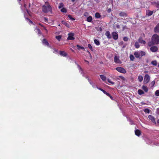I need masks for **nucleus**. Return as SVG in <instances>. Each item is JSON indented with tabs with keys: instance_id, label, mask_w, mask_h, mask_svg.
Instances as JSON below:
<instances>
[{
	"instance_id": "1",
	"label": "nucleus",
	"mask_w": 159,
	"mask_h": 159,
	"mask_svg": "<svg viewBox=\"0 0 159 159\" xmlns=\"http://www.w3.org/2000/svg\"><path fill=\"white\" fill-rule=\"evenodd\" d=\"M42 10L44 13L52 11V8L48 2H46L45 4L43 6Z\"/></svg>"
},
{
	"instance_id": "2",
	"label": "nucleus",
	"mask_w": 159,
	"mask_h": 159,
	"mask_svg": "<svg viewBox=\"0 0 159 159\" xmlns=\"http://www.w3.org/2000/svg\"><path fill=\"white\" fill-rule=\"evenodd\" d=\"M152 42L153 44L159 43V36L157 34H154L152 37Z\"/></svg>"
},
{
	"instance_id": "3",
	"label": "nucleus",
	"mask_w": 159,
	"mask_h": 159,
	"mask_svg": "<svg viewBox=\"0 0 159 159\" xmlns=\"http://www.w3.org/2000/svg\"><path fill=\"white\" fill-rule=\"evenodd\" d=\"M146 55L145 52L142 51H138L135 52L134 53V55L137 58H139Z\"/></svg>"
},
{
	"instance_id": "4",
	"label": "nucleus",
	"mask_w": 159,
	"mask_h": 159,
	"mask_svg": "<svg viewBox=\"0 0 159 159\" xmlns=\"http://www.w3.org/2000/svg\"><path fill=\"white\" fill-rule=\"evenodd\" d=\"M150 80V77L149 76L148 74H146L144 77L143 82L144 84H147L149 81Z\"/></svg>"
},
{
	"instance_id": "5",
	"label": "nucleus",
	"mask_w": 159,
	"mask_h": 159,
	"mask_svg": "<svg viewBox=\"0 0 159 159\" xmlns=\"http://www.w3.org/2000/svg\"><path fill=\"white\" fill-rule=\"evenodd\" d=\"M116 70L118 72L122 73H126V70L123 68L120 67H118L116 68Z\"/></svg>"
},
{
	"instance_id": "6",
	"label": "nucleus",
	"mask_w": 159,
	"mask_h": 159,
	"mask_svg": "<svg viewBox=\"0 0 159 159\" xmlns=\"http://www.w3.org/2000/svg\"><path fill=\"white\" fill-rule=\"evenodd\" d=\"M74 34L72 33H70L68 34V37L67 38L68 40H74L75 39V38L74 37Z\"/></svg>"
},
{
	"instance_id": "7",
	"label": "nucleus",
	"mask_w": 159,
	"mask_h": 159,
	"mask_svg": "<svg viewBox=\"0 0 159 159\" xmlns=\"http://www.w3.org/2000/svg\"><path fill=\"white\" fill-rule=\"evenodd\" d=\"M114 61L115 63H121V61L119 59V56H115L114 57Z\"/></svg>"
},
{
	"instance_id": "8",
	"label": "nucleus",
	"mask_w": 159,
	"mask_h": 159,
	"mask_svg": "<svg viewBox=\"0 0 159 159\" xmlns=\"http://www.w3.org/2000/svg\"><path fill=\"white\" fill-rule=\"evenodd\" d=\"M86 79H88V80L89 81V82L90 84L92 86V87L94 88H96L97 87V86L94 83L92 82V81H91L89 79L88 77H86Z\"/></svg>"
},
{
	"instance_id": "9",
	"label": "nucleus",
	"mask_w": 159,
	"mask_h": 159,
	"mask_svg": "<svg viewBox=\"0 0 159 159\" xmlns=\"http://www.w3.org/2000/svg\"><path fill=\"white\" fill-rule=\"evenodd\" d=\"M112 34V37L114 39L116 40L118 39V34L116 32H113Z\"/></svg>"
},
{
	"instance_id": "10",
	"label": "nucleus",
	"mask_w": 159,
	"mask_h": 159,
	"mask_svg": "<svg viewBox=\"0 0 159 159\" xmlns=\"http://www.w3.org/2000/svg\"><path fill=\"white\" fill-rule=\"evenodd\" d=\"M148 117L149 120H151L153 123L156 124L155 119L152 116L150 115L148 116Z\"/></svg>"
},
{
	"instance_id": "11",
	"label": "nucleus",
	"mask_w": 159,
	"mask_h": 159,
	"mask_svg": "<svg viewBox=\"0 0 159 159\" xmlns=\"http://www.w3.org/2000/svg\"><path fill=\"white\" fill-rule=\"evenodd\" d=\"M150 50L152 52H155L158 50V48L156 46H153L150 48Z\"/></svg>"
},
{
	"instance_id": "12",
	"label": "nucleus",
	"mask_w": 159,
	"mask_h": 159,
	"mask_svg": "<svg viewBox=\"0 0 159 159\" xmlns=\"http://www.w3.org/2000/svg\"><path fill=\"white\" fill-rule=\"evenodd\" d=\"M154 31L155 33L159 32V23H158L154 28Z\"/></svg>"
},
{
	"instance_id": "13",
	"label": "nucleus",
	"mask_w": 159,
	"mask_h": 159,
	"mask_svg": "<svg viewBox=\"0 0 159 159\" xmlns=\"http://www.w3.org/2000/svg\"><path fill=\"white\" fill-rule=\"evenodd\" d=\"M59 54L61 56L66 57L67 55V53L64 51H60L59 52Z\"/></svg>"
},
{
	"instance_id": "14",
	"label": "nucleus",
	"mask_w": 159,
	"mask_h": 159,
	"mask_svg": "<svg viewBox=\"0 0 159 159\" xmlns=\"http://www.w3.org/2000/svg\"><path fill=\"white\" fill-rule=\"evenodd\" d=\"M119 16H127V14L125 12H121L119 13Z\"/></svg>"
},
{
	"instance_id": "15",
	"label": "nucleus",
	"mask_w": 159,
	"mask_h": 159,
	"mask_svg": "<svg viewBox=\"0 0 159 159\" xmlns=\"http://www.w3.org/2000/svg\"><path fill=\"white\" fill-rule=\"evenodd\" d=\"M135 133L137 136H140L141 134L140 131L138 129H136L135 131Z\"/></svg>"
},
{
	"instance_id": "16",
	"label": "nucleus",
	"mask_w": 159,
	"mask_h": 159,
	"mask_svg": "<svg viewBox=\"0 0 159 159\" xmlns=\"http://www.w3.org/2000/svg\"><path fill=\"white\" fill-rule=\"evenodd\" d=\"M105 35L107 36V38L108 39H110L111 38V36L110 34V32L109 31H107L106 32Z\"/></svg>"
},
{
	"instance_id": "17",
	"label": "nucleus",
	"mask_w": 159,
	"mask_h": 159,
	"mask_svg": "<svg viewBox=\"0 0 159 159\" xmlns=\"http://www.w3.org/2000/svg\"><path fill=\"white\" fill-rule=\"evenodd\" d=\"M139 43L145 44L146 43V42L145 41L143 40L141 38H139Z\"/></svg>"
},
{
	"instance_id": "18",
	"label": "nucleus",
	"mask_w": 159,
	"mask_h": 159,
	"mask_svg": "<svg viewBox=\"0 0 159 159\" xmlns=\"http://www.w3.org/2000/svg\"><path fill=\"white\" fill-rule=\"evenodd\" d=\"M42 43L43 44H44V45H47V46H49V43H48V41H47V40L45 39H44L43 40Z\"/></svg>"
},
{
	"instance_id": "19",
	"label": "nucleus",
	"mask_w": 159,
	"mask_h": 159,
	"mask_svg": "<svg viewBox=\"0 0 159 159\" xmlns=\"http://www.w3.org/2000/svg\"><path fill=\"white\" fill-rule=\"evenodd\" d=\"M93 19L91 16H89L87 17L86 20V21L88 22H92Z\"/></svg>"
},
{
	"instance_id": "20",
	"label": "nucleus",
	"mask_w": 159,
	"mask_h": 159,
	"mask_svg": "<svg viewBox=\"0 0 159 159\" xmlns=\"http://www.w3.org/2000/svg\"><path fill=\"white\" fill-rule=\"evenodd\" d=\"M153 12V11L149 10L146 12V14L148 16H150L152 15Z\"/></svg>"
},
{
	"instance_id": "21",
	"label": "nucleus",
	"mask_w": 159,
	"mask_h": 159,
	"mask_svg": "<svg viewBox=\"0 0 159 159\" xmlns=\"http://www.w3.org/2000/svg\"><path fill=\"white\" fill-rule=\"evenodd\" d=\"M142 88L146 92H148V89L146 86L143 85L142 87Z\"/></svg>"
},
{
	"instance_id": "22",
	"label": "nucleus",
	"mask_w": 159,
	"mask_h": 159,
	"mask_svg": "<svg viewBox=\"0 0 159 159\" xmlns=\"http://www.w3.org/2000/svg\"><path fill=\"white\" fill-rule=\"evenodd\" d=\"M78 67L79 70L80 72L82 74H83V76H84L83 71L81 67L79 65H78Z\"/></svg>"
},
{
	"instance_id": "23",
	"label": "nucleus",
	"mask_w": 159,
	"mask_h": 159,
	"mask_svg": "<svg viewBox=\"0 0 159 159\" xmlns=\"http://www.w3.org/2000/svg\"><path fill=\"white\" fill-rule=\"evenodd\" d=\"M100 78H101V79H102V80L103 81H105L106 80V78L104 75H100Z\"/></svg>"
},
{
	"instance_id": "24",
	"label": "nucleus",
	"mask_w": 159,
	"mask_h": 159,
	"mask_svg": "<svg viewBox=\"0 0 159 159\" xmlns=\"http://www.w3.org/2000/svg\"><path fill=\"white\" fill-rule=\"evenodd\" d=\"M94 43L97 46H99L100 45V42L99 40L97 39H94Z\"/></svg>"
},
{
	"instance_id": "25",
	"label": "nucleus",
	"mask_w": 159,
	"mask_h": 159,
	"mask_svg": "<svg viewBox=\"0 0 159 159\" xmlns=\"http://www.w3.org/2000/svg\"><path fill=\"white\" fill-rule=\"evenodd\" d=\"M138 94L140 95H141L144 94L143 91L141 89H139L138 91Z\"/></svg>"
},
{
	"instance_id": "26",
	"label": "nucleus",
	"mask_w": 159,
	"mask_h": 159,
	"mask_svg": "<svg viewBox=\"0 0 159 159\" xmlns=\"http://www.w3.org/2000/svg\"><path fill=\"white\" fill-rule=\"evenodd\" d=\"M138 80L139 81L141 82L143 81V77L142 75H139L138 77Z\"/></svg>"
},
{
	"instance_id": "27",
	"label": "nucleus",
	"mask_w": 159,
	"mask_h": 159,
	"mask_svg": "<svg viewBox=\"0 0 159 159\" xmlns=\"http://www.w3.org/2000/svg\"><path fill=\"white\" fill-rule=\"evenodd\" d=\"M62 23L65 25L66 27H69V24H68V23H67L66 22V21H62Z\"/></svg>"
},
{
	"instance_id": "28",
	"label": "nucleus",
	"mask_w": 159,
	"mask_h": 159,
	"mask_svg": "<svg viewBox=\"0 0 159 159\" xmlns=\"http://www.w3.org/2000/svg\"><path fill=\"white\" fill-rule=\"evenodd\" d=\"M35 30H36V32L37 33L38 35H41V32L39 29L36 28Z\"/></svg>"
},
{
	"instance_id": "29",
	"label": "nucleus",
	"mask_w": 159,
	"mask_h": 159,
	"mask_svg": "<svg viewBox=\"0 0 159 159\" xmlns=\"http://www.w3.org/2000/svg\"><path fill=\"white\" fill-rule=\"evenodd\" d=\"M77 46L78 48V49L79 50H80V49H82L84 50H85L84 48V47L81 46H80L79 45H78V44L77 45Z\"/></svg>"
},
{
	"instance_id": "30",
	"label": "nucleus",
	"mask_w": 159,
	"mask_h": 159,
	"mask_svg": "<svg viewBox=\"0 0 159 159\" xmlns=\"http://www.w3.org/2000/svg\"><path fill=\"white\" fill-rule=\"evenodd\" d=\"M101 16L100 14L98 13H96L95 14V17L96 18H99Z\"/></svg>"
},
{
	"instance_id": "31",
	"label": "nucleus",
	"mask_w": 159,
	"mask_h": 159,
	"mask_svg": "<svg viewBox=\"0 0 159 159\" xmlns=\"http://www.w3.org/2000/svg\"><path fill=\"white\" fill-rule=\"evenodd\" d=\"M134 46H135V48H139L140 47L139 44V43L138 42H136L135 43Z\"/></svg>"
},
{
	"instance_id": "32",
	"label": "nucleus",
	"mask_w": 159,
	"mask_h": 159,
	"mask_svg": "<svg viewBox=\"0 0 159 159\" xmlns=\"http://www.w3.org/2000/svg\"><path fill=\"white\" fill-rule=\"evenodd\" d=\"M151 64L153 66H156L157 65V62L156 61L154 60L152 61Z\"/></svg>"
},
{
	"instance_id": "33",
	"label": "nucleus",
	"mask_w": 159,
	"mask_h": 159,
	"mask_svg": "<svg viewBox=\"0 0 159 159\" xmlns=\"http://www.w3.org/2000/svg\"><path fill=\"white\" fill-rule=\"evenodd\" d=\"M129 58L131 61H133L134 59V57L133 55L131 54L129 56Z\"/></svg>"
},
{
	"instance_id": "34",
	"label": "nucleus",
	"mask_w": 159,
	"mask_h": 159,
	"mask_svg": "<svg viewBox=\"0 0 159 159\" xmlns=\"http://www.w3.org/2000/svg\"><path fill=\"white\" fill-rule=\"evenodd\" d=\"M144 111L145 113H150V110L148 108H146L144 110Z\"/></svg>"
},
{
	"instance_id": "35",
	"label": "nucleus",
	"mask_w": 159,
	"mask_h": 159,
	"mask_svg": "<svg viewBox=\"0 0 159 159\" xmlns=\"http://www.w3.org/2000/svg\"><path fill=\"white\" fill-rule=\"evenodd\" d=\"M61 11L62 12L66 13L67 12L66 9L65 8H62L61 9Z\"/></svg>"
},
{
	"instance_id": "36",
	"label": "nucleus",
	"mask_w": 159,
	"mask_h": 159,
	"mask_svg": "<svg viewBox=\"0 0 159 159\" xmlns=\"http://www.w3.org/2000/svg\"><path fill=\"white\" fill-rule=\"evenodd\" d=\"M25 18L27 22H29L30 24L33 23L32 22L30 19H29L27 17H26V18L25 17Z\"/></svg>"
},
{
	"instance_id": "37",
	"label": "nucleus",
	"mask_w": 159,
	"mask_h": 159,
	"mask_svg": "<svg viewBox=\"0 0 159 159\" xmlns=\"http://www.w3.org/2000/svg\"><path fill=\"white\" fill-rule=\"evenodd\" d=\"M155 84V82L154 81H153L151 82V83L150 84V86L151 87H153L154 86Z\"/></svg>"
},
{
	"instance_id": "38",
	"label": "nucleus",
	"mask_w": 159,
	"mask_h": 159,
	"mask_svg": "<svg viewBox=\"0 0 159 159\" xmlns=\"http://www.w3.org/2000/svg\"><path fill=\"white\" fill-rule=\"evenodd\" d=\"M61 38V35L57 36L56 37V39H57L58 41H60V40Z\"/></svg>"
},
{
	"instance_id": "39",
	"label": "nucleus",
	"mask_w": 159,
	"mask_h": 159,
	"mask_svg": "<svg viewBox=\"0 0 159 159\" xmlns=\"http://www.w3.org/2000/svg\"><path fill=\"white\" fill-rule=\"evenodd\" d=\"M64 6L63 4L62 3H59L58 8L60 9L62 8Z\"/></svg>"
},
{
	"instance_id": "40",
	"label": "nucleus",
	"mask_w": 159,
	"mask_h": 159,
	"mask_svg": "<svg viewBox=\"0 0 159 159\" xmlns=\"http://www.w3.org/2000/svg\"><path fill=\"white\" fill-rule=\"evenodd\" d=\"M89 14L88 12H85L84 13V16L86 17H88L89 16Z\"/></svg>"
},
{
	"instance_id": "41",
	"label": "nucleus",
	"mask_w": 159,
	"mask_h": 159,
	"mask_svg": "<svg viewBox=\"0 0 159 159\" xmlns=\"http://www.w3.org/2000/svg\"><path fill=\"white\" fill-rule=\"evenodd\" d=\"M68 17L69 18L72 20H75V19L72 17L70 15H68Z\"/></svg>"
},
{
	"instance_id": "42",
	"label": "nucleus",
	"mask_w": 159,
	"mask_h": 159,
	"mask_svg": "<svg viewBox=\"0 0 159 159\" xmlns=\"http://www.w3.org/2000/svg\"><path fill=\"white\" fill-rule=\"evenodd\" d=\"M88 48L92 51H93V48L91 46V45L90 44H88Z\"/></svg>"
},
{
	"instance_id": "43",
	"label": "nucleus",
	"mask_w": 159,
	"mask_h": 159,
	"mask_svg": "<svg viewBox=\"0 0 159 159\" xmlns=\"http://www.w3.org/2000/svg\"><path fill=\"white\" fill-rule=\"evenodd\" d=\"M155 95L156 96H159V90H157L155 92Z\"/></svg>"
},
{
	"instance_id": "44",
	"label": "nucleus",
	"mask_w": 159,
	"mask_h": 159,
	"mask_svg": "<svg viewBox=\"0 0 159 159\" xmlns=\"http://www.w3.org/2000/svg\"><path fill=\"white\" fill-rule=\"evenodd\" d=\"M107 81H108V82L109 83H111V84H114V82H112V81H111L110 79H107Z\"/></svg>"
},
{
	"instance_id": "45",
	"label": "nucleus",
	"mask_w": 159,
	"mask_h": 159,
	"mask_svg": "<svg viewBox=\"0 0 159 159\" xmlns=\"http://www.w3.org/2000/svg\"><path fill=\"white\" fill-rule=\"evenodd\" d=\"M103 92L105 94H106L107 95V96L109 95V94L107 93L106 91H105L104 90L103 91Z\"/></svg>"
},
{
	"instance_id": "46",
	"label": "nucleus",
	"mask_w": 159,
	"mask_h": 159,
	"mask_svg": "<svg viewBox=\"0 0 159 159\" xmlns=\"http://www.w3.org/2000/svg\"><path fill=\"white\" fill-rule=\"evenodd\" d=\"M129 123L130 125H132L134 124V122H133V121H132V120H129Z\"/></svg>"
},
{
	"instance_id": "47",
	"label": "nucleus",
	"mask_w": 159,
	"mask_h": 159,
	"mask_svg": "<svg viewBox=\"0 0 159 159\" xmlns=\"http://www.w3.org/2000/svg\"><path fill=\"white\" fill-rule=\"evenodd\" d=\"M44 21L46 23H47L48 22V19L46 17H44Z\"/></svg>"
},
{
	"instance_id": "48",
	"label": "nucleus",
	"mask_w": 159,
	"mask_h": 159,
	"mask_svg": "<svg viewBox=\"0 0 159 159\" xmlns=\"http://www.w3.org/2000/svg\"><path fill=\"white\" fill-rule=\"evenodd\" d=\"M52 51L53 53H56L57 52V50L56 49L54 48Z\"/></svg>"
},
{
	"instance_id": "49",
	"label": "nucleus",
	"mask_w": 159,
	"mask_h": 159,
	"mask_svg": "<svg viewBox=\"0 0 159 159\" xmlns=\"http://www.w3.org/2000/svg\"><path fill=\"white\" fill-rule=\"evenodd\" d=\"M123 40L125 41H127L128 40V38L126 37H124L123 38Z\"/></svg>"
},
{
	"instance_id": "50",
	"label": "nucleus",
	"mask_w": 159,
	"mask_h": 159,
	"mask_svg": "<svg viewBox=\"0 0 159 159\" xmlns=\"http://www.w3.org/2000/svg\"><path fill=\"white\" fill-rule=\"evenodd\" d=\"M156 6L157 7L159 8V2L156 3Z\"/></svg>"
},
{
	"instance_id": "51",
	"label": "nucleus",
	"mask_w": 159,
	"mask_h": 159,
	"mask_svg": "<svg viewBox=\"0 0 159 159\" xmlns=\"http://www.w3.org/2000/svg\"><path fill=\"white\" fill-rule=\"evenodd\" d=\"M156 113L158 114H159V108L157 109Z\"/></svg>"
},
{
	"instance_id": "52",
	"label": "nucleus",
	"mask_w": 159,
	"mask_h": 159,
	"mask_svg": "<svg viewBox=\"0 0 159 159\" xmlns=\"http://www.w3.org/2000/svg\"><path fill=\"white\" fill-rule=\"evenodd\" d=\"M111 8H109L107 10V11L108 13H110L111 11Z\"/></svg>"
},
{
	"instance_id": "53",
	"label": "nucleus",
	"mask_w": 159,
	"mask_h": 159,
	"mask_svg": "<svg viewBox=\"0 0 159 159\" xmlns=\"http://www.w3.org/2000/svg\"><path fill=\"white\" fill-rule=\"evenodd\" d=\"M96 88H97L98 89L102 91V92H103V90H103V89H102L101 88H98L97 86Z\"/></svg>"
},
{
	"instance_id": "54",
	"label": "nucleus",
	"mask_w": 159,
	"mask_h": 159,
	"mask_svg": "<svg viewBox=\"0 0 159 159\" xmlns=\"http://www.w3.org/2000/svg\"><path fill=\"white\" fill-rule=\"evenodd\" d=\"M151 42H149L148 43V45L150 46L151 45Z\"/></svg>"
},
{
	"instance_id": "55",
	"label": "nucleus",
	"mask_w": 159,
	"mask_h": 159,
	"mask_svg": "<svg viewBox=\"0 0 159 159\" xmlns=\"http://www.w3.org/2000/svg\"><path fill=\"white\" fill-rule=\"evenodd\" d=\"M108 96L109 97H110V98L111 99H113V98L109 94V96Z\"/></svg>"
},
{
	"instance_id": "56",
	"label": "nucleus",
	"mask_w": 159,
	"mask_h": 159,
	"mask_svg": "<svg viewBox=\"0 0 159 159\" xmlns=\"http://www.w3.org/2000/svg\"><path fill=\"white\" fill-rule=\"evenodd\" d=\"M98 30H99L100 31H102V28L101 27H100L99 28Z\"/></svg>"
},
{
	"instance_id": "57",
	"label": "nucleus",
	"mask_w": 159,
	"mask_h": 159,
	"mask_svg": "<svg viewBox=\"0 0 159 159\" xmlns=\"http://www.w3.org/2000/svg\"><path fill=\"white\" fill-rule=\"evenodd\" d=\"M24 7L25 8H26V4H24Z\"/></svg>"
},
{
	"instance_id": "58",
	"label": "nucleus",
	"mask_w": 159,
	"mask_h": 159,
	"mask_svg": "<svg viewBox=\"0 0 159 159\" xmlns=\"http://www.w3.org/2000/svg\"><path fill=\"white\" fill-rule=\"evenodd\" d=\"M39 25H40V26H41L42 27H43V25H42L41 24H39Z\"/></svg>"
},
{
	"instance_id": "59",
	"label": "nucleus",
	"mask_w": 159,
	"mask_h": 159,
	"mask_svg": "<svg viewBox=\"0 0 159 159\" xmlns=\"http://www.w3.org/2000/svg\"><path fill=\"white\" fill-rule=\"evenodd\" d=\"M126 27V26H124V27L123 28L124 30L125 28Z\"/></svg>"
},
{
	"instance_id": "60",
	"label": "nucleus",
	"mask_w": 159,
	"mask_h": 159,
	"mask_svg": "<svg viewBox=\"0 0 159 159\" xmlns=\"http://www.w3.org/2000/svg\"><path fill=\"white\" fill-rule=\"evenodd\" d=\"M44 29L46 31H47V30L45 28H44Z\"/></svg>"
},
{
	"instance_id": "61",
	"label": "nucleus",
	"mask_w": 159,
	"mask_h": 159,
	"mask_svg": "<svg viewBox=\"0 0 159 159\" xmlns=\"http://www.w3.org/2000/svg\"><path fill=\"white\" fill-rule=\"evenodd\" d=\"M26 11L27 12V13H28V11L27 9L26 8Z\"/></svg>"
},
{
	"instance_id": "62",
	"label": "nucleus",
	"mask_w": 159,
	"mask_h": 159,
	"mask_svg": "<svg viewBox=\"0 0 159 159\" xmlns=\"http://www.w3.org/2000/svg\"><path fill=\"white\" fill-rule=\"evenodd\" d=\"M75 1V0H71V1L73 2H74Z\"/></svg>"
},
{
	"instance_id": "63",
	"label": "nucleus",
	"mask_w": 159,
	"mask_h": 159,
	"mask_svg": "<svg viewBox=\"0 0 159 159\" xmlns=\"http://www.w3.org/2000/svg\"><path fill=\"white\" fill-rule=\"evenodd\" d=\"M71 51H72V52H74V51L73 50L71 49Z\"/></svg>"
},
{
	"instance_id": "64",
	"label": "nucleus",
	"mask_w": 159,
	"mask_h": 159,
	"mask_svg": "<svg viewBox=\"0 0 159 159\" xmlns=\"http://www.w3.org/2000/svg\"><path fill=\"white\" fill-rule=\"evenodd\" d=\"M157 122H158V123H159V120H158V121H157Z\"/></svg>"
}]
</instances>
